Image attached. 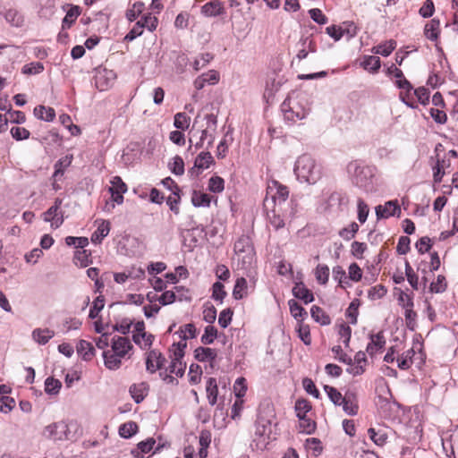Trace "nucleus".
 <instances>
[{"mask_svg": "<svg viewBox=\"0 0 458 458\" xmlns=\"http://www.w3.org/2000/svg\"><path fill=\"white\" fill-rule=\"evenodd\" d=\"M406 298V304L404 305V318L406 322V327L410 330H414L416 327V318L417 314L413 310V301L411 296H405Z\"/></svg>", "mask_w": 458, "mask_h": 458, "instance_id": "obj_24", "label": "nucleus"}, {"mask_svg": "<svg viewBox=\"0 0 458 458\" xmlns=\"http://www.w3.org/2000/svg\"><path fill=\"white\" fill-rule=\"evenodd\" d=\"M144 4L141 2H136L132 4L131 8L127 10L126 18L130 21H135L143 12Z\"/></svg>", "mask_w": 458, "mask_h": 458, "instance_id": "obj_64", "label": "nucleus"}, {"mask_svg": "<svg viewBox=\"0 0 458 458\" xmlns=\"http://www.w3.org/2000/svg\"><path fill=\"white\" fill-rule=\"evenodd\" d=\"M324 390L327 393L328 398L335 405H341L344 402L345 396H343L342 394L335 387L330 386H324Z\"/></svg>", "mask_w": 458, "mask_h": 458, "instance_id": "obj_51", "label": "nucleus"}, {"mask_svg": "<svg viewBox=\"0 0 458 458\" xmlns=\"http://www.w3.org/2000/svg\"><path fill=\"white\" fill-rule=\"evenodd\" d=\"M315 277L318 284H326L329 279V267L325 264H318L315 268Z\"/></svg>", "mask_w": 458, "mask_h": 458, "instance_id": "obj_50", "label": "nucleus"}, {"mask_svg": "<svg viewBox=\"0 0 458 458\" xmlns=\"http://www.w3.org/2000/svg\"><path fill=\"white\" fill-rule=\"evenodd\" d=\"M293 294L295 298L301 300L305 304L314 301L313 293L305 286L302 282L296 283L293 287Z\"/></svg>", "mask_w": 458, "mask_h": 458, "instance_id": "obj_25", "label": "nucleus"}, {"mask_svg": "<svg viewBox=\"0 0 458 458\" xmlns=\"http://www.w3.org/2000/svg\"><path fill=\"white\" fill-rule=\"evenodd\" d=\"M305 446L315 456L319 455L323 450L321 441L315 437L308 438L306 440Z\"/></svg>", "mask_w": 458, "mask_h": 458, "instance_id": "obj_63", "label": "nucleus"}, {"mask_svg": "<svg viewBox=\"0 0 458 458\" xmlns=\"http://www.w3.org/2000/svg\"><path fill=\"white\" fill-rule=\"evenodd\" d=\"M299 430L301 433L310 435L316 430V422L310 417L299 419Z\"/></svg>", "mask_w": 458, "mask_h": 458, "instance_id": "obj_52", "label": "nucleus"}, {"mask_svg": "<svg viewBox=\"0 0 458 458\" xmlns=\"http://www.w3.org/2000/svg\"><path fill=\"white\" fill-rule=\"evenodd\" d=\"M386 345V339L383 332L369 335V343L366 347V352L371 357L381 351Z\"/></svg>", "mask_w": 458, "mask_h": 458, "instance_id": "obj_19", "label": "nucleus"}, {"mask_svg": "<svg viewBox=\"0 0 458 458\" xmlns=\"http://www.w3.org/2000/svg\"><path fill=\"white\" fill-rule=\"evenodd\" d=\"M186 347L187 343L185 341H179L178 343L174 344L169 350L171 360H182Z\"/></svg>", "mask_w": 458, "mask_h": 458, "instance_id": "obj_41", "label": "nucleus"}, {"mask_svg": "<svg viewBox=\"0 0 458 458\" xmlns=\"http://www.w3.org/2000/svg\"><path fill=\"white\" fill-rule=\"evenodd\" d=\"M132 349L131 341L123 336H114L112 338L111 349L104 351L102 353L104 365L109 370H117L122 366L123 359Z\"/></svg>", "mask_w": 458, "mask_h": 458, "instance_id": "obj_5", "label": "nucleus"}, {"mask_svg": "<svg viewBox=\"0 0 458 458\" xmlns=\"http://www.w3.org/2000/svg\"><path fill=\"white\" fill-rule=\"evenodd\" d=\"M138 432V425L134 421H128L119 427V435L123 438H130Z\"/></svg>", "mask_w": 458, "mask_h": 458, "instance_id": "obj_47", "label": "nucleus"}, {"mask_svg": "<svg viewBox=\"0 0 458 458\" xmlns=\"http://www.w3.org/2000/svg\"><path fill=\"white\" fill-rule=\"evenodd\" d=\"M255 427L256 436L269 438V436L272 433V421L269 418H265L259 414L257 419Z\"/></svg>", "mask_w": 458, "mask_h": 458, "instance_id": "obj_21", "label": "nucleus"}, {"mask_svg": "<svg viewBox=\"0 0 458 458\" xmlns=\"http://www.w3.org/2000/svg\"><path fill=\"white\" fill-rule=\"evenodd\" d=\"M311 318L322 326L331 323L330 317L318 306H312L310 309Z\"/></svg>", "mask_w": 458, "mask_h": 458, "instance_id": "obj_40", "label": "nucleus"}, {"mask_svg": "<svg viewBox=\"0 0 458 458\" xmlns=\"http://www.w3.org/2000/svg\"><path fill=\"white\" fill-rule=\"evenodd\" d=\"M281 111L287 123H295L308 116L310 105L305 94L293 92L284 100Z\"/></svg>", "mask_w": 458, "mask_h": 458, "instance_id": "obj_3", "label": "nucleus"}, {"mask_svg": "<svg viewBox=\"0 0 458 458\" xmlns=\"http://www.w3.org/2000/svg\"><path fill=\"white\" fill-rule=\"evenodd\" d=\"M191 119L185 113H177L174 115V125L179 130H186L190 126Z\"/></svg>", "mask_w": 458, "mask_h": 458, "instance_id": "obj_59", "label": "nucleus"}, {"mask_svg": "<svg viewBox=\"0 0 458 458\" xmlns=\"http://www.w3.org/2000/svg\"><path fill=\"white\" fill-rule=\"evenodd\" d=\"M217 336V330L214 326H207L200 341L203 344H211Z\"/></svg>", "mask_w": 458, "mask_h": 458, "instance_id": "obj_58", "label": "nucleus"}, {"mask_svg": "<svg viewBox=\"0 0 458 458\" xmlns=\"http://www.w3.org/2000/svg\"><path fill=\"white\" fill-rule=\"evenodd\" d=\"M208 189L214 193H221L225 189V181L220 176H212L208 180Z\"/></svg>", "mask_w": 458, "mask_h": 458, "instance_id": "obj_56", "label": "nucleus"}, {"mask_svg": "<svg viewBox=\"0 0 458 458\" xmlns=\"http://www.w3.org/2000/svg\"><path fill=\"white\" fill-rule=\"evenodd\" d=\"M62 200L56 199L53 206H51L46 212L43 213V219L45 222H50L51 227L56 229L64 223V216L60 211Z\"/></svg>", "mask_w": 458, "mask_h": 458, "instance_id": "obj_10", "label": "nucleus"}, {"mask_svg": "<svg viewBox=\"0 0 458 458\" xmlns=\"http://www.w3.org/2000/svg\"><path fill=\"white\" fill-rule=\"evenodd\" d=\"M267 220L276 230L284 227V220L276 208L267 213Z\"/></svg>", "mask_w": 458, "mask_h": 458, "instance_id": "obj_54", "label": "nucleus"}, {"mask_svg": "<svg viewBox=\"0 0 458 458\" xmlns=\"http://www.w3.org/2000/svg\"><path fill=\"white\" fill-rule=\"evenodd\" d=\"M293 174L300 183L316 184L323 176V167L311 155L299 156L293 165Z\"/></svg>", "mask_w": 458, "mask_h": 458, "instance_id": "obj_2", "label": "nucleus"}, {"mask_svg": "<svg viewBox=\"0 0 458 458\" xmlns=\"http://www.w3.org/2000/svg\"><path fill=\"white\" fill-rule=\"evenodd\" d=\"M346 172L349 180L355 187L366 193H373L377 191V169L375 165H368L360 160H354L347 165Z\"/></svg>", "mask_w": 458, "mask_h": 458, "instance_id": "obj_1", "label": "nucleus"}, {"mask_svg": "<svg viewBox=\"0 0 458 458\" xmlns=\"http://www.w3.org/2000/svg\"><path fill=\"white\" fill-rule=\"evenodd\" d=\"M72 159V155H66L55 162L54 165L55 171L52 176L55 181H60L62 179L65 170L71 165Z\"/></svg>", "mask_w": 458, "mask_h": 458, "instance_id": "obj_23", "label": "nucleus"}, {"mask_svg": "<svg viewBox=\"0 0 458 458\" xmlns=\"http://www.w3.org/2000/svg\"><path fill=\"white\" fill-rule=\"evenodd\" d=\"M219 81V73L215 70H210L206 73H202L194 81L196 89H202L207 84L215 85Z\"/></svg>", "mask_w": 458, "mask_h": 458, "instance_id": "obj_20", "label": "nucleus"}, {"mask_svg": "<svg viewBox=\"0 0 458 458\" xmlns=\"http://www.w3.org/2000/svg\"><path fill=\"white\" fill-rule=\"evenodd\" d=\"M137 22L142 24V29H147L148 31L152 32L156 30L158 25V19L152 13H148L142 15L140 20H139Z\"/></svg>", "mask_w": 458, "mask_h": 458, "instance_id": "obj_43", "label": "nucleus"}, {"mask_svg": "<svg viewBox=\"0 0 458 458\" xmlns=\"http://www.w3.org/2000/svg\"><path fill=\"white\" fill-rule=\"evenodd\" d=\"M415 352L413 349H409L405 351L401 357L397 359V366L401 369H408L412 364V357L414 356Z\"/></svg>", "mask_w": 458, "mask_h": 458, "instance_id": "obj_48", "label": "nucleus"}, {"mask_svg": "<svg viewBox=\"0 0 458 458\" xmlns=\"http://www.w3.org/2000/svg\"><path fill=\"white\" fill-rule=\"evenodd\" d=\"M388 73H393L395 78L394 85L398 89H411V82L404 77L403 72L399 68L392 65L388 68Z\"/></svg>", "mask_w": 458, "mask_h": 458, "instance_id": "obj_33", "label": "nucleus"}, {"mask_svg": "<svg viewBox=\"0 0 458 458\" xmlns=\"http://www.w3.org/2000/svg\"><path fill=\"white\" fill-rule=\"evenodd\" d=\"M191 203L196 208H208L211 203V198L208 193L193 191L191 194Z\"/></svg>", "mask_w": 458, "mask_h": 458, "instance_id": "obj_34", "label": "nucleus"}, {"mask_svg": "<svg viewBox=\"0 0 458 458\" xmlns=\"http://www.w3.org/2000/svg\"><path fill=\"white\" fill-rule=\"evenodd\" d=\"M34 115L40 120L52 122L55 117V112L52 107L38 106L34 108Z\"/></svg>", "mask_w": 458, "mask_h": 458, "instance_id": "obj_39", "label": "nucleus"}, {"mask_svg": "<svg viewBox=\"0 0 458 458\" xmlns=\"http://www.w3.org/2000/svg\"><path fill=\"white\" fill-rule=\"evenodd\" d=\"M214 163V158L210 152L203 151L200 152L195 158L194 165L190 170V174L193 176H198L204 170L210 167V165Z\"/></svg>", "mask_w": 458, "mask_h": 458, "instance_id": "obj_14", "label": "nucleus"}, {"mask_svg": "<svg viewBox=\"0 0 458 458\" xmlns=\"http://www.w3.org/2000/svg\"><path fill=\"white\" fill-rule=\"evenodd\" d=\"M203 229L199 227L180 230L182 244L188 249V250H192L197 246L199 238H202L203 236Z\"/></svg>", "mask_w": 458, "mask_h": 458, "instance_id": "obj_13", "label": "nucleus"}, {"mask_svg": "<svg viewBox=\"0 0 458 458\" xmlns=\"http://www.w3.org/2000/svg\"><path fill=\"white\" fill-rule=\"evenodd\" d=\"M155 444L156 441L153 438H148L141 441L138 443L133 449H131V454L134 458H145V456L152 451Z\"/></svg>", "mask_w": 458, "mask_h": 458, "instance_id": "obj_22", "label": "nucleus"}, {"mask_svg": "<svg viewBox=\"0 0 458 458\" xmlns=\"http://www.w3.org/2000/svg\"><path fill=\"white\" fill-rule=\"evenodd\" d=\"M133 342L141 349L149 348L154 341V335L151 334L141 333L140 335H132Z\"/></svg>", "mask_w": 458, "mask_h": 458, "instance_id": "obj_44", "label": "nucleus"}, {"mask_svg": "<svg viewBox=\"0 0 458 458\" xmlns=\"http://www.w3.org/2000/svg\"><path fill=\"white\" fill-rule=\"evenodd\" d=\"M116 74L113 70L100 69L97 71L95 84L100 91H105L114 84Z\"/></svg>", "mask_w": 458, "mask_h": 458, "instance_id": "obj_12", "label": "nucleus"}, {"mask_svg": "<svg viewBox=\"0 0 458 458\" xmlns=\"http://www.w3.org/2000/svg\"><path fill=\"white\" fill-rule=\"evenodd\" d=\"M217 352L209 347L199 346L194 351V358L199 362H212L216 360Z\"/></svg>", "mask_w": 458, "mask_h": 458, "instance_id": "obj_26", "label": "nucleus"}, {"mask_svg": "<svg viewBox=\"0 0 458 458\" xmlns=\"http://www.w3.org/2000/svg\"><path fill=\"white\" fill-rule=\"evenodd\" d=\"M225 9L218 0L210 1L202 6V13L207 17H216L223 14Z\"/></svg>", "mask_w": 458, "mask_h": 458, "instance_id": "obj_27", "label": "nucleus"}, {"mask_svg": "<svg viewBox=\"0 0 458 458\" xmlns=\"http://www.w3.org/2000/svg\"><path fill=\"white\" fill-rule=\"evenodd\" d=\"M360 66L371 73H376L381 66V61L378 56L364 55Z\"/></svg>", "mask_w": 458, "mask_h": 458, "instance_id": "obj_31", "label": "nucleus"}, {"mask_svg": "<svg viewBox=\"0 0 458 458\" xmlns=\"http://www.w3.org/2000/svg\"><path fill=\"white\" fill-rule=\"evenodd\" d=\"M177 334H179L181 341L186 342L187 339H192L196 337L197 330L192 323H189L184 326H182L179 328Z\"/></svg>", "mask_w": 458, "mask_h": 458, "instance_id": "obj_49", "label": "nucleus"}, {"mask_svg": "<svg viewBox=\"0 0 458 458\" xmlns=\"http://www.w3.org/2000/svg\"><path fill=\"white\" fill-rule=\"evenodd\" d=\"M0 19L4 20L7 25L14 29H21L26 24V18L23 12L14 6H0Z\"/></svg>", "mask_w": 458, "mask_h": 458, "instance_id": "obj_7", "label": "nucleus"}, {"mask_svg": "<svg viewBox=\"0 0 458 458\" xmlns=\"http://www.w3.org/2000/svg\"><path fill=\"white\" fill-rule=\"evenodd\" d=\"M148 386L145 383L134 384L130 386L129 392L136 403H141L147 395Z\"/></svg>", "mask_w": 458, "mask_h": 458, "instance_id": "obj_35", "label": "nucleus"}, {"mask_svg": "<svg viewBox=\"0 0 458 458\" xmlns=\"http://www.w3.org/2000/svg\"><path fill=\"white\" fill-rule=\"evenodd\" d=\"M368 434L369 436V438L374 442V444L378 446H383L387 442L388 435L386 428H369L368 429Z\"/></svg>", "mask_w": 458, "mask_h": 458, "instance_id": "obj_29", "label": "nucleus"}, {"mask_svg": "<svg viewBox=\"0 0 458 458\" xmlns=\"http://www.w3.org/2000/svg\"><path fill=\"white\" fill-rule=\"evenodd\" d=\"M165 361L162 353L157 350H151L147 353L146 369L150 373H155L160 369Z\"/></svg>", "mask_w": 458, "mask_h": 458, "instance_id": "obj_18", "label": "nucleus"}, {"mask_svg": "<svg viewBox=\"0 0 458 458\" xmlns=\"http://www.w3.org/2000/svg\"><path fill=\"white\" fill-rule=\"evenodd\" d=\"M377 219H386L391 216L399 217L401 208L397 199L388 200L384 205H378L375 208Z\"/></svg>", "mask_w": 458, "mask_h": 458, "instance_id": "obj_11", "label": "nucleus"}, {"mask_svg": "<svg viewBox=\"0 0 458 458\" xmlns=\"http://www.w3.org/2000/svg\"><path fill=\"white\" fill-rule=\"evenodd\" d=\"M206 392L208 403L210 405H215L217 401L218 387L216 380L214 377H209L206 385Z\"/></svg>", "mask_w": 458, "mask_h": 458, "instance_id": "obj_38", "label": "nucleus"}, {"mask_svg": "<svg viewBox=\"0 0 458 458\" xmlns=\"http://www.w3.org/2000/svg\"><path fill=\"white\" fill-rule=\"evenodd\" d=\"M447 284L445 277L442 275L437 276V280L430 284V292L435 293H442L446 290Z\"/></svg>", "mask_w": 458, "mask_h": 458, "instance_id": "obj_62", "label": "nucleus"}, {"mask_svg": "<svg viewBox=\"0 0 458 458\" xmlns=\"http://www.w3.org/2000/svg\"><path fill=\"white\" fill-rule=\"evenodd\" d=\"M396 42L393 39L386 40L372 48V53L375 55H381L382 56H388L395 49Z\"/></svg>", "mask_w": 458, "mask_h": 458, "instance_id": "obj_37", "label": "nucleus"}, {"mask_svg": "<svg viewBox=\"0 0 458 458\" xmlns=\"http://www.w3.org/2000/svg\"><path fill=\"white\" fill-rule=\"evenodd\" d=\"M348 203L347 197L338 191L329 194L324 203V210L329 213H338L343 211Z\"/></svg>", "mask_w": 458, "mask_h": 458, "instance_id": "obj_9", "label": "nucleus"}, {"mask_svg": "<svg viewBox=\"0 0 458 458\" xmlns=\"http://www.w3.org/2000/svg\"><path fill=\"white\" fill-rule=\"evenodd\" d=\"M77 352L82 360H90L95 354V350L89 342L80 340L77 344Z\"/></svg>", "mask_w": 458, "mask_h": 458, "instance_id": "obj_32", "label": "nucleus"}, {"mask_svg": "<svg viewBox=\"0 0 458 458\" xmlns=\"http://www.w3.org/2000/svg\"><path fill=\"white\" fill-rule=\"evenodd\" d=\"M171 172L175 175H182L184 173V162L180 156H175L169 163Z\"/></svg>", "mask_w": 458, "mask_h": 458, "instance_id": "obj_60", "label": "nucleus"}, {"mask_svg": "<svg viewBox=\"0 0 458 458\" xmlns=\"http://www.w3.org/2000/svg\"><path fill=\"white\" fill-rule=\"evenodd\" d=\"M451 167V161L446 156L441 157L439 154H437V160L435 165L432 166L433 171V181L435 183H440L445 174V170Z\"/></svg>", "mask_w": 458, "mask_h": 458, "instance_id": "obj_16", "label": "nucleus"}, {"mask_svg": "<svg viewBox=\"0 0 458 458\" xmlns=\"http://www.w3.org/2000/svg\"><path fill=\"white\" fill-rule=\"evenodd\" d=\"M110 232V223L106 220H102L97 230L91 235V242L94 244L100 243L102 240L108 235Z\"/></svg>", "mask_w": 458, "mask_h": 458, "instance_id": "obj_30", "label": "nucleus"}, {"mask_svg": "<svg viewBox=\"0 0 458 458\" xmlns=\"http://www.w3.org/2000/svg\"><path fill=\"white\" fill-rule=\"evenodd\" d=\"M70 425L64 421L53 422L43 429V436L50 440L64 441L70 439Z\"/></svg>", "mask_w": 458, "mask_h": 458, "instance_id": "obj_8", "label": "nucleus"}, {"mask_svg": "<svg viewBox=\"0 0 458 458\" xmlns=\"http://www.w3.org/2000/svg\"><path fill=\"white\" fill-rule=\"evenodd\" d=\"M55 335V332L49 328H36L32 331V339L40 345H45Z\"/></svg>", "mask_w": 458, "mask_h": 458, "instance_id": "obj_28", "label": "nucleus"}, {"mask_svg": "<svg viewBox=\"0 0 458 458\" xmlns=\"http://www.w3.org/2000/svg\"><path fill=\"white\" fill-rule=\"evenodd\" d=\"M234 259L238 269H242L246 274L250 273L256 267L257 257L251 238L249 235H242L233 245Z\"/></svg>", "mask_w": 458, "mask_h": 458, "instance_id": "obj_4", "label": "nucleus"}, {"mask_svg": "<svg viewBox=\"0 0 458 458\" xmlns=\"http://www.w3.org/2000/svg\"><path fill=\"white\" fill-rule=\"evenodd\" d=\"M248 284L244 277L237 278L233 290V296L235 300H242L247 295Z\"/></svg>", "mask_w": 458, "mask_h": 458, "instance_id": "obj_42", "label": "nucleus"}, {"mask_svg": "<svg viewBox=\"0 0 458 458\" xmlns=\"http://www.w3.org/2000/svg\"><path fill=\"white\" fill-rule=\"evenodd\" d=\"M267 195L271 196V199L275 205H280L286 201L289 197L288 188L276 181L272 182L267 188Z\"/></svg>", "mask_w": 458, "mask_h": 458, "instance_id": "obj_15", "label": "nucleus"}, {"mask_svg": "<svg viewBox=\"0 0 458 458\" xmlns=\"http://www.w3.org/2000/svg\"><path fill=\"white\" fill-rule=\"evenodd\" d=\"M298 53L296 57L299 60L306 58L309 53L316 52V44L311 35H302L297 43Z\"/></svg>", "mask_w": 458, "mask_h": 458, "instance_id": "obj_17", "label": "nucleus"}, {"mask_svg": "<svg viewBox=\"0 0 458 458\" xmlns=\"http://www.w3.org/2000/svg\"><path fill=\"white\" fill-rule=\"evenodd\" d=\"M233 392L238 399L242 398L247 392V382L242 377H238L233 384Z\"/></svg>", "mask_w": 458, "mask_h": 458, "instance_id": "obj_61", "label": "nucleus"}, {"mask_svg": "<svg viewBox=\"0 0 458 458\" xmlns=\"http://www.w3.org/2000/svg\"><path fill=\"white\" fill-rule=\"evenodd\" d=\"M295 412L298 419L308 417V413L311 410V404L308 400L298 399L295 403Z\"/></svg>", "mask_w": 458, "mask_h": 458, "instance_id": "obj_46", "label": "nucleus"}, {"mask_svg": "<svg viewBox=\"0 0 458 458\" xmlns=\"http://www.w3.org/2000/svg\"><path fill=\"white\" fill-rule=\"evenodd\" d=\"M61 387V381L54 377H49L45 381V391L48 394H57Z\"/></svg>", "mask_w": 458, "mask_h": 458, "instance_id": "obj_55", "label": "nucleus"}, {"mask_svg": "<svg viewBox=\"0 0 458 458\" xmlns=\"http://www.w3.org/2000/svg\"><path fill=\"white\" fill-rule=\"evenodd\" d=\"M402 91L399 94V98L403 103H404L407 106L412 109H416L418 107L416 102L414 101V94H413V87L411 89H401Z\"/></svg>", "mask_w": 458, "mask_h": 458, "instance_id": "obj_45", "label": "nucleus"}, {"mask_svg": "<svg viewBox=\"0 0 458 458\" xmlns=\"http://www.w3.org/2000/svg\"><path fill=\"white\" fill-rule=\"evenodd\" d=\"M440 22L438 20L432 19L425 25L424 34L426 38L431 41H436L438 38L440 32Z\"/></svg>", "mask_w": 458, "mask_h": 458, "instance_id": "obj_36", "label": "nucleus"}, {"mask_svg": "<svg viewBox=\"0 0 458 458\" xmlns=\"http://www.w3.org/2000/svg\"><path fill=\"white\" fill-rule=\"evenodd\" d=\"M73 262L76 266L81 267H86L91 263L90 253L86 250H78L75 253Z\"/></svg>", "mask_w": 458, "mask_h": 458, "instance_id": "obj_53", "label": "nucleus"}, {"mask_svg": "<svg viewBox=\"0 0 458 458\" xmlns=\"http://www.w3.org/2000/svg\"><path fill=\"white\" fill-rule=\"evenodd\" d=\"M204 124H201V129L199 131L200 133L199 140L195 143L196 148H203L207 142V148H209L215 140V133L217 127V118L214 114H208L203 117Z\"/></svg>", "mask_w": 458, "mask_h": 458, "instance_id": "obj_6", "label": "nucleus"}, {"mask_svg": "<svg viewBox=\"0 0 458 458\" xmlns=\"http://www.w3.org/2000/svg\"><path fill=\"white\" fill-rule=\"evenodd\" d=\"M288 305L290 312L294 318L303 319L307 316L305 310L295 300H290Z\"/></svg>", "mask_w": 458, "mask_h": 458, "instance_id": "obj_57", "label": "nucleus"}]
</instances>
